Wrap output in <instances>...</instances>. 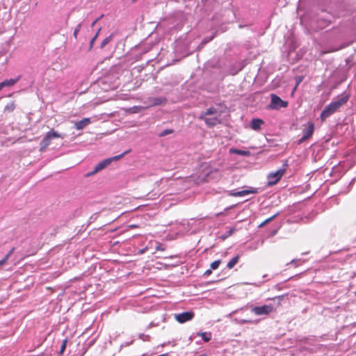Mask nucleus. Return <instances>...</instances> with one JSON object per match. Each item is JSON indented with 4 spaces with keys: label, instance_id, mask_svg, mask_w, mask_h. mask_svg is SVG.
<instances>
[{
    "label": "nucleus",
    "instance_id": "nucleus-1",
    "mask_svg": "<svg viewBox=\"0 0 356 356\" xmlns=\"http://www.w3.org/2000/svg\"><path fill=\"white\" fill-rule=\"evenodd\" d=\"M348 99V95H343L337 99L332 101L330 104L327 105L321 113L320 118L321 121H325V120L329 116L335 113L343 105L346 104Z\"/></svg>",
    "mask_w": 356,
    "mask_h": 356
},
{
    "label": "nucleus",
    "instance_id": "nucleus-2",
    "mask_svg": "<svg viewBox=\"0 0 356 356\" xmlns=\"http://www.w3.org/2000/svg\"><path fill=\"white\" fill-rule=\"evenodd\" d=\"M129 152V151H126V152H123L122 154H121L120 155L115 156H113V157H111V158H108V159H104V161L99 162L95 167L94 170L90 172V175H95V174L97 173L98 172L102 170L106 167L112 163V161H118V160L120 159L121 158H122Z\"/></svg>",
    "mask_w": 356,
    "mask_h": 356
},
{
    "label": "nucleus",
    "instance_id": "nucleus-3",
    "mask_svg": "<svg viewBox=\"0 0 356 356\" xmlns=\"http://www.w3.org/2000/svg\"><path fill=\"white\" fill-rule=\"evenodd\" d=\"M60 136V134L54 129L48 131L40 143V151H44L50 145L53 138H59Z\"/></svg>",
    "mask_w": 356,
    "mask_h": 356
},
{
    "label": "nucleus",
    "instance_id": "nucleus-4",
    "mask_svg": "<svg viewBox=\"0 0 356 356\" xmlns=\"http://www.w3.org/2000/svg\"><path fill=\"white\" fill-rule=\"evenodd\" d=\"M270 104L269 108L278 110L281 108H286L288 106V102L282 100L279 96L275 94L270 95Z\"/></svg>",
    "mask_w": 356,
    "mask_h": 356
},
{
    "label": "nucleus",
    "instance_id": "nucleus-5",
    "mask_svg": "<svg viewBox=\"0 0 356 356\" xmlns=\"http://www.w3.org/2000/svg\"><path fill=\"white\" fill-rule=\"evenodd\" d=\"M314 124L311 121L304 124L302 129L303 136L298 140V144H301L310 138L314 132Z\"/></svg>",
    "mask_w": 356,
    "mask_h": 356
},
{
    "label": "nucleus",
    "instance_id": "nucleus-6",
    "mask_svg": "<svg viewBox=\"0 0 356 356\" xmlns=\"http://www.w3.org/2000/svg\"><path fill=\"white\" fill-rule=\"evenodd\" d=\"M285 168L279 169L276 172H270L267 178H268V185L273 186L276 184L282 177L285 172Z\"/></svg>",
    "mask_w": 356,
    "mask_h": 356
},
{
    "label": "nucleus",
    "instance_id": "nucleus-7",
    "mask_svg": "<svg viewBox=\"0 0 356 356\" xmlns=\"http://www.w3.org/2000/svg\"><path fill=\"white\" fill-rule=\"evenodd\" d=\"M274 308L272 305H264L261 307H254L252 309V312L254 313L257 316L261 315H268L273 311Z\"/></svg>",
    "mask_w": 356,
    "mask_h": 356
},
{
    "label": "nucleus",
    "instance_id": "nucleus-8",
    "mask_svg": "<svg viewBox=\"0 0 356 356\" xmlns=\"http://www.w3.org/2000/svg\"><path fill=\"white\" fill-rule=\"evenodd\" d=\"M193 312H185L181 314H175V318L179 323H184L187 321L192 320L194 317Z\"/></svg>",
    "mask_w": 356,
    "mask_h": 356
},
{
    "label": "nucleus",
    "instance_id": "nucleus-9",
    "mask_svg": "<svg viewBox=\"0 0 356 356\" xmlns=\"http://www.w3.org/2000/svg\"><path fill=\"white\" fill-rule=\"evenodd\" d=\"M257 193V189L254 188H250V189H246V190H242L239 191H231L229 193V195L233 197H242L245 196L249 194H255Z\"/></svg>",
    "mask_w": 356,
    "mask_h": 356
},
{
    "label": "nucleus",
    "instance_id": "nucleus-10",
    "mask_svg": "<svg viewBox=\"0 0 356 356\" xmlns=\"http://www.w3.org/2000/svg\"><path fill=\"white\" fill-rule=\"evenodd\" d=\"M202 120H204L206 124L209 127H214L220 123V120L218 117H205V118H202Z\"/></svg>",
    "mask_w": 356,
    "mask_h": 356
},
{
    "label": "nucleus",
    "instance_id": "nucleus-11",
    "mask_svg": "<svg viewBox=\"0 0 356 356\" xmlns=\"http://www.w3.org/2000/svg\"><path fill=\"white\" fill-rule=\"evenodd\" d=\"M19 79H20V77L17 76L15 79H6V80L3 81L2 82H1L0 83H1V85H2L3 88L11 87V86H14L19 80Z\"/></svg>",
    "mask_w": 356,
    "mask_h": 356
},
{
    "label": "nucleus",
    "instance_id": "nucleus-12",
    "mask_svg": "<svg viewBox=\"0 0 356 356\" xmlns=\"http://www.w3.org/2000/svg\"><path fill=\"white\" fill-rule=\"evenodd\" d=\"M264 124V121L261 119H253L251 121L250 127L254 130H259L261 126Z\"/></svg>",
    "mask_w": 356,
    "mask_h": 356
},
{
    "label": "nucleus",
    "instance_id": "nucleus-13",
    "mask_svg": "<svg viewBox=\"0 0 356 356\" xmlns=\"http://www.w3.org/2000/svg\"><path fill=\"white\" fill-rule=\"evenodd\" d=\"M89 124V118H85L75 123V127L78 130L83 129L86 126Z\"/></svg>",
    "mask_w": 356,
    "mask_h": 356
},
{
    "label": "nucleus",
    "instance_id": "nucleus-14",
    "mask_svg": "<svg viewBox=\"0 0 356 356\" xmlns=\"http://www.w3.org/2000/svg\"><path fill=\"white\" fill-rule=\"evenodd\" d=\"M218 113V111L216 108L213 107H211L207 110V111L202 113L199 116V119L205 118V117H207V115H214Z\"/></svg>",
    "mask_w": 356,
    "mask_h": 356
},
{
    "label": "nucleus",
    "instance_id": "nucleus-15",
    "mask_svg": "<svg viewBox=\"0 0 356 356\" xmlns=\"http://www.w3.org/2000/svg\"><path fill=\"white\" fill-rule=\"evenodd\" d=\"M231 153H234L238 155L244 156H249L250 155V152L249 151L246 150H241L238 149H233L232 148L230 149Z\"/></svg>",
    "mask_w": 356,
    "mask_h": 356
},
{
    "label": "nucleus",
    "instance_id": "nucleus-16",
    "mask_svg": "<svg viewBox=\"0 0 356 356\" xmlns=\"http://www.w3.org/2000/svg\"><path fill=\"white\" fill-rule=\"evenodd\" d=\"M15 251V248H13L6 255L5 257L1 259L0 260V267H1L3 265H4L8 259H9V257L13 254Z\"/></svg>",
    "mask_w": 356,
    "mask_h": 356
},
{
    "label": "nucleus",
    "instance_id": "nucleus-17",
    "mask_svg": "<svg viewBox=\"0 0 356 356\" xmlns=\"http://www.w3.org/2000/svg\"><path fill=\"white\" fill-rule=\"evenodd\" d=\"M238 260H239V256L238 255H236L234 257H233L228 263H227V267L229 268V269H232V268L234 267V266L238 262Z\"/></svg>",
    "mask_w": 356,
    "mask_h": 356
},
{
    "label": "nucleus",
    "instance_id": "nucleus-18",
    "mask_svg": "<svg viewBox=\"0 0 356 356\" xmlns=\"http://www.w3.org/2000/svg\"><path fill=\"white\" fill-rule=\"evenodd\" d=\"M15 107L16 106L15 102H10L6 105L4 112L11 113L15 110Z\"/></svg>",
    "mask_w": 356,
    "mask_h": 356
},
{
    "label": "nucleus",
    "instance_id": "nucleus-19",
    "mask_svg": "<svg viewBox=\"0 0 356 356\" xmlns=\"http://www.w3.org/2000/svg\"><path fill=\"white\" fill-rule=\"evenodd\" d=\"M197 335L200 336L205 342L209 341L211 339V334L210 332H201L198 333Z\"/></svg>",
    "mask_w": 356,
    "mask_h": 356
},
{
    "label": "nucleus",
    "instance_id": "nucleus-20",
    "mask_svg": "<svg viewBox=\"0 0 356 356\" xmlns=\"http://www.w3.org/2000/svg\"><path fill=\"white\" fill-rule=\"evenodd\" d=\"M278 215V213H276L275 215H273V216L267 218L266 220H265L264 222H262L259 225V227H262L264 226H265L266 224L269 223L270 222H271Z\"/></svg>",
    "mask_w": 356,
    "mask_h": 356
},
{
    "label": "nucleus",
    "instance_id": "nucleus-21",
    "mask_svg": "<svg viewBox=\"0 0 356 356\" xmlns=\"http://www.w3.org/2000/svg\"><path fill=\"white\" fill-rule=\"evenodd\" d=\"M67 339H65L63 342H62V344L60 346V350H59V354H63L65 349H66V346H67Z\"/></svg>",
    "mask_w": 356,
    "mask_h": 356
},
{
    "label": "nucleus",
    "instance_id": "nucleus-22",
    "mask_svg": "<svg viewBox=\"0 0 356 356\" xmlns=\"http://www.w3.org/2000/svg\"><path fill=\"white\" fill-rule=\"evenodd\" d=\"M220 264H221V260H220V259L216 260L211 264V265H210L211 268L212 270H216L219 267Z\"/></svg>",
    "mask_w": 356,
    "mask_h": 356
},
{
    "label": "nucleus",
    "instance_id": "nucleus-23",
    "mask_svg": "<svg viewBox=\"0 0 356 356\" xmlns=\"http://www.w3.org/2000/svg\"><path fill=\"white\" fill-rule=\"evenodd\" d=\"M113 35L106 37L101 43V48H104L112 39Z\"/></svg>",
    "mask_w": 356,
    "mask_h": 356
},
{
    "label": "nucleus",
    "instance_id": "nucleus-24",
    "mask_svg": "<svg viewBox=\"0 0 356 356\" xmlns=\"http://www.w3.org/2000/svg\"><path fill=\"white\" fill-rule=\"evenodd\" d=\"M174 132V130L173 129H165L163 130L161 133L159 134V137H163V136H165L168 134H171Z\"/></svg>",
    "mask_w": 356,
    "mask_h": 356
},
{
    "label": "nucleus",
    "instance_id": "nucleus-25",
    "mask_svg": "<svg viewBox=\"0 0 356 356\" xmlns=\"http://www.w3.org/2000/svg\"><path fill=\"white\" fill-rule=\"evenodd\" d=\"M81 24H79L77 25V26L75 28L74 31V33H73V35L75 38L77 37V34L79 32L80 29H81Z\"/></svg>",
    "mask_w": 356,
    "mask_h": 356
},
{
    "label": "nucleus",
    "instance_id": "nucleus-26",
    "mask_svg": "<svg viewBox=\"0 0 356 356\" xmlns=\"http://www.w3.org/2000/svg\"><path fill=\"white\" fill-rule=\"evenodd\" d=\"M163 102V100L161 98H156L154 99L153 105H159Z\"/></svg>",
    "mask_w": 356,
    "mask_h": 356
},
{
    "label": "nucleus",
    "instance_id": "nucleus-27",
    "mask_svg": "<svg viewBox=\"0 0 356 356\" xmlns=\"http://www.w3.org/2000/svg\"><path fill=\"white\" fill-rule=\"evenodd\" d=\"M142 107L140 106H134L132 108H130V110H131V112L132 113H137V112H139L142 110Z\"/></svg>",
    "mask_w": 356,
    "mask_h": 356
},
{
    "label": "nucleus",
    "instance_id": "nucleus-28",
    "mask_svg": "<svg viewBox=\"0 0 356 356\" xmlns=\"http://www.w3.org/2000/svg\"><path fill=\"white\" fill-rule=\"evenodd\" d=\"M155 249H156V250H158V251H159V250L164 251L165 250V248H163L162 246V245L159 243H157V245L156 246Z\"/></svg>",
    "mask_w": 356,
    "mask_h": 356
},
{
    "label": "nucleus",
    "instance_id": "nucleus-29",
    "mask_svg": "<svg viewBox=\"0 0 356 356\" xmlns=\"http://www.w3.org/2000/svg\"><path fill=\"white\" fill-rule=\"evenodd\" d=\"M284 296L282 295V296H277V297H275L274 298H273V300L275 299H277L279 300L278 302V304H277V306H280L281 305V300L284 298Z\"/></svg>",
    "mask_w": 356,
    "mask_h": 356
},
{
    "label": "nucleus",
    "instance_id": "nucleus-30",
    "mask_svg": "<svg viewBox=\"0 0 356 356\" xmlns=\"http://www.w3.org/2000/svg\"><path fill=\"white\" fill-rule=\"evenodd\" d=\"M100 29H101L100 28L98 29V31L96 33L95 35L94 36V38H93L92 39V40L90 41V48H91V47H92V43H93L94 40L97 38V35H98V33H99V31H100Z\"/></svg>",
    "mask_w": 356,
    "mask_h": 356
},
{
    "label": "nucleus",
    "instance_id": "nucleus-31",
    "mask_svg": "<svg viewBox=\"0 0 356 356\" xmlns=\"http://www.w3.org/2000/svg\"><path fill=\"white\" fill-rule=\"evenodd\" d=\"M211 269H209V270H207L204 273V275H209L211 273Z\"/></svg>",
    "mask_w": 356,
    "mask_h": 356
},
{
    "label": "nucleus",
    "instance_id": "nucleus-32",
    "mask_svg": "<svg viewBox=\"0 0 356 356\" xmlns=\"http://www.w3.org/2000/svg\"><path fill=\"white\" fill-rule=\"evenodd\" d=\"M328 52H329V51H322V52L321 53V55H324L325 54L328 53Z\"/></svg>",
    "mask_w": 356,
    "mask_h": 356
},
{
    "label": "nucleus",
    "instance_id": "nucleus-33",
    "mask_svg": "<svg viewBox=\"0 0 356 356\" xmlns=\"http://www.w3.org/2000/svg\"><path fill=\"white\" fill-rule=\"evenodd\" d=\"M84 176H85L86 177H89V172L86 173Z\"/></svg>",
    "mask_w": 356,
    "mask_h": 356
},
{
    "label": "nucleus",
    "instance_id": "nucleus-34",
    "mask_svg": "<svg viewBox=\"0 0 356 356\" xmlns=\"http://www.w3.org/2000/svg\"><path fill=\"white\" fill-rule=\"evenodd\" d=\"M96 23V21H95L94 22H92V26H94V24Z\"/></svg>",
    "mask_w": 356,
    "mask_h": 356
},
{
    "label": "nucleus",
    "instance_id": "nucleus-35",
    "mask_svg": "<svg viewBox=\"0 0 356 356\" xmlns=\"http://www.w3.org/2000/svg\"><path fill=\"white\" fill-rule=\"evenodd\" d=\"M299 83H300V82H298L296 86L299 85ZM296 87H297V86H296V87H295L294 90H296Z\"/></svg>",
    "mask_w": 356,
    "mask_h": 356
},
{
    "label": "nucleus",
    "instance_id": "nucleus-36",
    "mask_svg": "<svg viewBox=\"0 0 356 356\" xmlns=\"http://www.w3.org/2000/svg\"><path fill=\"white\" fill-rule=\"evenodd\" d=\"M233 230H234V229H232L230 230V233H233Z\"/></svg>",
    "mask_w": 356,
    "mask_h": 356
},
{
    "label": "nucleus",
    "instance_id": "nucleus-37",
    "mask_svg": "<svg viewBox=\"0 0 356 356\" xmlns=\"http://www.w3.org/2000/svg\"><path fill=\"white\" fill-rule=\"evenodd\" d=\"M140 252L143 253L145 252V250H142Z\"/></svg>",
    "mask_w": 356,
    "mask_h": 356
},
{
    "label": "nucleus",
    "instance_id": "nucleus-38",
    "mask_svg": "<svg viewBox=\"0 0 356 356\" xmlns=\"http://www.w3.org/2000/svg\"><path fill=\"white\" fill-rule=\"evenodd\" d=\"M354 293H355V296H356V291Z\"/></svg>",
    "mask_w": 356,
    "mask_h": 356
},
{
    "label": "nucleus",
    "instance_id": "nucleus-39",
    "mask_svg": "<svg viewBox=\"0 0 356 356\" xmlns=\"http://www.w3.org/2000/svg\"><path fill=\"white\" fill-rule=\"evenodd\" d=\"M133 1H135L136 0H132Z\"/></svg>",
    "mask_w": 356,
    "mask_h": 356
}]
</instances>
